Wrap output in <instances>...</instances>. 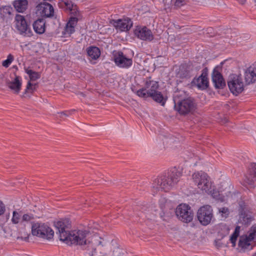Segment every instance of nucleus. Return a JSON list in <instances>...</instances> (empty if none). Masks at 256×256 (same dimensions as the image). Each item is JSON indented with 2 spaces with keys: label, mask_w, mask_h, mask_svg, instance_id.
<instances>
[{
  "label": "nucleus",
  "mask_w": 256,
  "mask_h": 256,
  "mask_svg": "<svg viewBox=\"0 0 256 256\" xmlns=\"http://www.w3.org/2000/svg\"><path fill=\"white\" fill-rule=\"evenodd\" d=\"M34 90V87L33 84L30 82H28L24 91V94H26L28 91L32 92Z\"/></svg>",
  "instance_id": "nucleus-43"
},
{
  "label": "nucleus",
  "mask_w": 256,
  "mask_h": 256,
  "mask_svg": "<svg viewBox=\"0 0 256 256\" xmlns=\"http://www.w3.org/2000/svg\"><path fill=\"white\" fill-rule=\"evenodd\" d=\"M208 68H206L203 69L202 74L198 78H194L192 83L196 85L198 88L204 90L206 89L208 86Z\"/></svg>",
  "instance_id": "nucleus-16"
},
{
  "label": "nucleus",
  "mask_w": 256,
  "mask_h": 256,
  "mask_svg": "<svg viewBox=\"0 0 256 256\" xmlns=\"http://www.w3.org/2000/svg\"><path fill=\"white\" fill-rule=\"evenodd\" d=\"M217 68H215L213 70L212 80L216 88H223L226 86V82L222 75Z\"/></svg>",
  "instance_id": "nucleus-19"
},
{
  "label": "nucleus",
  "mask_w": 256,
  "mask_h": 256,
  "mask_svg": "<svg viewBox=\"0 0 256 256\" xmlns=\"http://www.w3.org/2000/svg\"><path fill=\"white\" fill-rule=\"evenodd\" d=\"M238 236V232L237 233L236 232H234L230 236V242H236L237 238Z\"/></svg>",
  "instance_id": "nucleus-44"
},
{
  "label": "nucleus",
  "mask_w": 256,
  "mask_h": 256,
  "mask_svg": "<svg viewBox=\"0 0 256 256\" xmlns=\"http://www.w3.org/2000/svg\"><path fill=\"white\" fill-rule=\"evenodd\" d=\"M136 94L140 97L146 98L148 97H150V95L151 94H150V92H148L146 88L144 86V88H142L138 90L136 92Z\"/></svg>",
  "instance_id": "nucleus-31"
},
{
  "label": "nucleus",
  "mask_w": 256,
  "mask_h": 256,
  "mask_svg": "<svg viewBox=\"0 0 256 256\" xmlns=\"http://www.w3.org/2000/svg\"><path fill=\"white\" fill-rule=\"evenodd\" d=\"M90 234L87 230H78L77 234H73L74 237L72 244L79 245L81 248L86 250V252L90 256H95L94 253L95 245L92 242V236L90 237Z\"/></svg>",
  "instance_id": "nucleus-2"
},
{
  "label": "nucleus",
  "mask_w": 256,
  "mask_h": 256,
  "mask_svg": "<svg viewBox=\"0 0 256 256\" xmlns=\"http://www.w3.org/2000/svg\"><path fill=\"white\" fill-rule=\"evenodd\" d=\"M219 212L225 217H227L229 214V210L228 208L223 207L218 209Z\"/></svg>",
  "instance_id": "nucleus-41"
},
{
  "label": "nucleus",
  "mask_w": 256,
  "mask_h": 256,
  "mask_svg": "<svg viewBox=\"0 0 256 256\" xmlns=\"http://www.w3.org/2000/svg\"><path fill=\"white\" fill-rule=\"evenodd\" d=\"M48 228V226L42 223H36L32 224V235L44 238V232Z\"/></svg>",
  "instance_id": "nucleus-21"
},
{
  "label": "nucleus",
  "mask_w": 256,
  "mask_h": 256,
  "mask_svg": "<svg viewBox=\"0 0 256 256\" xmlns=\"http://www.w3.org/2000/svg\"><path fill=\"white\" fill-rule=\"evenodd\" d=\"M174 108L181 115L192 114L196 108V103L194 99L188 97L181 99L178 94H175L174 98Z\"/></svg>",
  "instance_id": "nucleus-3"
},
{
  "label": "nucleus",
  "mask_w": 256,
  "mask_h": 256,
  "mask_svg": "<svg viewBox=\"0 0 256 256\" xmlns=\"http://www.w3.org/2000/svg\"><path fill=\"white\" fill-rule=\"evenodd\" d=\"M238 211L240 215L238 223L248 226L253 220L252 213L250 212L248 206L240 200L238 203Z\"/></svg>",
  "instance_id": "nucleus-8"
},
{
  "label": "nucleus",
  "mask_w": 256,
  "mask_h": 256,
  "mask_svg": "<svg viewBox=\"0 0 256 256\" xmlns=\"http://www.w3.org/2000/svg\"><path fill=\"white\" fill-rule=\"evenodd\" d=\"M36 8L42 18L51 19H56L57 18L54 8L51 4L46 2H43L38 4Z\"/></svg>",
  "instance_id": "nucleus-12"
},
{
  "label": "nucleus",
  "mask_w": 256,
  "mask_h": 256,
  "mask_svg": "<svg viewBox=\"0 0 256 256\" xmlns=\"http://www.w3.org/2000/svg\"><path fill=\"white\" fill-rule=\"evenodd\" d=\"M12 10V8L10 6H4L0 8V12L2 11L5 14H11V12Z\"/></svg>",
  "instance_id": "nucleus-40"
},
{
  "label": "nucleus",
  "mask_w": 256,
  "mask_h": 256,
  "mask_svg": "<svg viewBox=\"0 0 256 256\" xmlns=\"http://www.w3.org/2000/svg\"><path fill=\"white\" fill-rule=\"evenodd\" d=\"M69 225L68 220H60L54 224L55 227L58 230L60 234V240L65 242L68 245L72 244V242L74 237L73 234L76 235L78 233V230L68 232L66 230Z\"/></svg>",
  "instance_id": "nucleus-4"
},
{
  "label": "nucleus",
  "mask_w": 256,
  "mask_h": 256,
  "mask_svg": "<svg viewBox=\"0 0 256 256\" xmlns=\"http://www.w3.org/2000/svg\"><path fill=\"white\" fill-rule=\"evenodd\" d=\"M237 0L241 4H244L246 2V0Z\"/></svg>",
  "instance_id": "nucleus-48"
},
{
  "label": "nucleus",
  "mask_w": 256,
  "mask_h": 256,
  "mask_svg": "<svg viewBox=\"0 0 256 256\" xmlns=\"http://www.w3.org/2000/svg\"><path fill=\"white\" fill-rule=\"evenodd\" d=\"M10 217V214H8L7 216V218H8Z\"/></svg>",
  "instance_id": "nucleus-52"
},
{
  "label": "nucleus",
  "mask_w": 256,
  "mask_h": 256,
  "mask_svg": "<svg viewBox=\"0 0 256 256\" xmlns=\"http://www.w3.org/2000/svg\"><path fill=\"white\" fill-rule=\"evenodd\" d=\"M132 21L128 18L114 20L113 22V25L115 28L121 32L128 31L132 27Z\"/></svg>",
  "instance_id": "nucleus-17"
},
{
  "label": "nucleus",
  "mask_w": 256,
  "mask_h": 256,
  "mask_svg": "<svg viewBox=\"0 0 256 256\" xmlns=\"http://www.w3.org/2000/svg\"><path fill=\"white\" fill-rule=\"evenodd\" d=\"M245 81L247 84L256 81V68L250 66L245 72Z\"/></svg>",
  "instance_id": "nucleus-22"
},
{
  "label": "nucleus",
  "mask_w": 256,
  "mask_h": 256,
  "mask_svg": "<svg viewBox=\"0 0 256 256\" xmlns=\"http://www.w3.org/2000/svg\"><path fill=\"white\" fill-rule=\"evenodd\" d=\"M124 254V250L119 247L115 248L112 252V256H122Z\"/></svg>",
  "instance_id": "nucleus-35"
},
{
  "label": "nucleus",
  "mask_w": 256,
  "mask_h": 256,
  "mask_svg": "<svg viewBox=\"0 0 256 256\" xmlns=\"http://www.w3.org/2000/svg\"><path fill=\"white\" fill-rule=\"evenodd\" d=\"M144 86L146 88L148 92L154 94L158 92L157 90L158 88L159 85L157 82L152 80L151 78L149 77L146 80Z\"/></svg>",
  "instance_id": "nucleus-24"
},
{
  "label": "nucleus",
  "mask_w": 256,
  "mask_h": 256,
  "mask_svg": "<svg viewBox=\"0 0 256 256\" xmlns=\"http://www.w3.org/2000/svg\"><path fill=\"white\" fill-rule=\"evenodd\" d=\"M239 229H240V227L239 226H236V229H235V230H234V232H236L237 233L238 232H239Z\"/></svg>",
  "instance_id": "nucleus-49"
},
{
  "label": "nucleus",
  "mask_w": 256,
  "mask_h": 256,
  "mask_svg": "<svg viewBox=\"0 0 256 256\" xmlns=\"http://www.w3.org/2000/svg\"><path fill=\"white\" fill-rule=\"evenodd\" d=\"M44 238H46L47 240H50L52 238L54 235V230L48 226V228H46V230L44 232Z\"/></svg>",
  "instance_id": "nucleus-32"
},
{
  "label": "nucleus",
  "mask_w": 256,
  "mask_h": 256,
  "mask_svg": "<svg viewBox=\"0 0 256 256\" xmlns=\"http://www.w3.org/2000/svg\"><path fill=\"white\" fill-rule=\"evenodd\" d=\"M46 21L44 18H38L33 23L34 32L38 34H42L46 30Z\"/></svg>",
  "instance_id": "nucleus-23"
},
{
  "label": "nucleus",
  "mask_w": 256,
  "mask_h": 256,
  "mask_svg": "<svg viewBox=\"0 0 256 256\" xmlns=\"http://www.w3.org/2000/svg\"><path fill=\"white\" fill-rule=\"evenodd\" d=\"M15 22L16 27L20 34H24L28 36H31L32 35V32L30 29V26L28 24L24 16L16 14L15 17Z\"/></svg>",
  "instance_id": "nucleus-11"
},
{
  "label": "nucleus",
  "mask_w": 256,
  "mask_h": 256,
  "mask_svg": "<svg viewBox=\"0 0 256 256\" xmlns=\"http://www.w3.org/2000/svg\"><path fill=\"white\" fill-rule=\"evenodd\" d=\"M92 242L95 245V256H106V247L108 242L97 234L92 236Z\"/></svg>",
  "instance_id": "nucleus-10"
},
{
  "label": "nucleus",
  "mask_w": 256,
  "mask_h": 256,
  "mask_svg": "<svg viewBox=\"0 0 256 256\" xmlns=\"http://www.w3.org/2000/svg\"><path fill=\"white\" fill-rule=\"evenodd\" d=\"M194 67L191 64H183L180 66L178 74L181 78H189L194 74Z\"/></svg>",
  "instance_id": "nucleus-20"
},
{
  "label": "nucleus",
  "mask_w": 256,
  "mask_h": 256,
  "mask_svg": "<svg viewBox=\"0 0 256 256\" xmlns=\"http://www.w3.org/2000/svg\"><path fill=\"white\" fill-rule=\"evenodd\" d=\"M22 211L14 210L12 212V216L11 221L13 224H18L22 220Z\"/></svg>",
  "instance_id": "nucleus-30"
},
{
  "label": "nucleus",
  "mask_w": 256,
  "mask_h": 256,
  "mask_svg": "<svg viewBox=\"0 0 256 256\" xmlns=\"http://www.w3.org/2000/svg\"><path fill=\"white\" fill-rule=\"evenodd\" d=\"M255 2L256 3V0H255Z\"/></svg>",
  "instance_id": "nucleus-54"
},
{
  "label": "nucleus",
  "mask_w": 256,
  "mask_h": 256,
  "mask_svg": "<svg viewBox=\"0 0 256 256\" xmlns=\"http://www.w3.org/2000/svg\"><path fill=\"white\" fill-rule=\"evenodd\" d=\"M230 242L232 244V246L235 247L236 245V242Z\"/></svg>",
  "instance_id": "nucleus-50"
},
{
  "label": "nucleus",
  "mask_w": 256,
  "mask_h": 256,
  "mask_svg": "<svg viewBox=\"0 0 256 256\" xmlns=\"http://www.w3.org/2000/svg\"><path fill=\"white\" fill-rule=\"evenodd\" d=\"M176 214L181 221L188 223L194 218V212L191 208L186 204H179L176 210Z\"/></svg>",
  "instance_id": "nucleus-9"
},
{
  "label": "nucleus",
  "mask_w": 256,
  "mask_h": 256,
  "mask_svg": "<svg viewBox=\"0 0 256 256\" xmlns=\"http://www.w3.org/2000/svg\"><path fill=\"white\" fill-rule=\"evenodd\" d=\"M34 218L33 214H26L22 217V222H29Z\"/></svg>",
  "instance_id": "nucleus-38"
},
{
  "label": "nucleus",
  "mask_w": 256,
  "mask_h": 256,
  "mask_svg": "<svg viewBox=\"0 0 256 256\" xmlns=\"http://www.w3.org/2000/svg\"><path fill=\"white\" fill-rule=\"evenodd\" d=\"M196 217L200 224L206 226L214 218L213 210L210 205H204L198 208Z\"/></svg>",
  "instance_id": "nucleus-6"
},
{
  "label": "nucleus",
  "mask_w": 256,
  "mask_h": 256,
  "mask_svg": "<svg viewBox=\"0 0 256 256\" xmlns=\"http://www.w3.org/2000/svg\"><path fill=\"white\" fill-rule=\"evenodd\" d=\"M25 72L28 75L30 79L32 81H35L39 79L41 76L40 72H34L28 68L25 69Z\"/></svg>",
  "instance_id": "nucleus-29"
},
{
  "label": "nucleus",
  "mask_w": 256,
  "mask_h": 256,
  "mask_svg": "<svg viewBox=\"0 0 256 256\" xmlns=\"http://www.w3.org/2000/svg\"><path fill=\"white\" fill-rule=\"evenodd\" d=\"M181 173L175 168H171L164 175L155 179L152 184V191L156 192L159 190L168 192L179 181Z\"/></svg>",
  "instance_id": "nucleus-1"
},
{
  "label": "nucleus",
  "mask_w": 256,
  "mask_h": 256,
  "mask_svg": "<svg viewBox=\"0 0 256 256\" xmlns=\"http://www.w3.org/2000/svg\"><path fill=\"white\" fill-rule=\"evenodd\" d=\"M134 34L138 38L143 40L152 41L154 39V35L151 30L146 26H137Z\"/></svg>",
  "instance_id": "nucleus-15"
},
{
  "label": "nucleus",
  "mask_w": 256,
  "mask_h": 256,
  "mask_svg": "<svg viewBox=\"0 0 256 256\" xmlns=\"http://www.w3.org/2000/svg\"><path fill=\"white\" fill-rule=\"evenodd\" d=\"M12 4L18 12H23L27 9L28 2L27 0H15Z\"/></svg>",
  "instance_id": "nucleus-25"
},
{
  "label": "nucleus",
  "mask_w": 256,
  "mask_h": 256,
  "mask_svg": "<svg viewBox=\"0 0 256 256\" xmlns=\"http://www.w3.org/2000/svg\"><path fill=\"white\" fill-rule=\"evenodd\" d=\"M6 85L8 87L12 90L14 94H18L20 92L22 86V80L21 78L15 74L14 80L10 81L7 80Z\"/></svg>",
  "instance_id": "nucleus-18"
},
{
  "label": "nucleus",
  "mask_w": 256,
  "mask_h": 256,
  "mask_svg": "<svg viewBox=\"0 0 256 256\" xmlns=\"http://www.w3.org/2000/svg\"><path fill=\"white\" fill-rule=\"evenodd\" d=\"M75 31L74 28L73 26H68L66 24V26L64 28V30L62 32V34L64 36L68 34L70 36L71 34H73Z\"/></svg>",
  "instance_id": "nucleus-33"
},
{
  "label": "nucleus",
  "mask_w": 256,
  "mask_h": 256,
  "mask_svg": "<svg viewBox=\"0 0 256 256\" xmlns=\"http://www.w3.org/2000/svg\"><path fill=\"white\" fill-rule=\"evenodd\" d=\"M78 18L76 17H71L66 24L70 26H73V27H75L78 22Z\"/></svg>",
  "instance_id": "nucleus-39"
},
{
  "label": "nucleus",
  "mask_w": 256,
  "mask_h": 256,
  "mask_svg": "<svg viewBox=\"0 0 256 256\" xmlns=\"http://www.w3.org/2000/svg\"><path fill=\"white\" fill-rule=\"evenodd\" d=\"M192 178L199 189L206 193H211L212 184L206 173L202 171L194 172L192 175Z\"/></svg>",
  "instance_id": "nucleus-5"
},
{
  "label": "nucleus",
  "mask_w": 256,
  "mask_h": 256,
  "mask_svg": "<svg viewBox=\"0 0 256 256\" xmlns=\"http://www.w3.org/2000/svg\"><path fill=\"white\" fill-rule=\"evenodd\" d=\"M216 246L218 247H220V246H221L220 245V244H217Z\"/></svg>",
  "instance_id": "nucleus-51"
},
{
  "label": "nucleus",
  "mask_w": 256,
  "mask_h": 256,
  "mask_svg": "<svg viewBox=\"0 0 256 256\" xmlns=\"http://www.w3.org/2000/svg\"><path fill=\"white\" fill-rule=\"evenodd\" d=\"M86 50L88 56L92 60H96L100 56V50L97 46H90L86 48Z\"/></svg>",
  "instance_id": "nucleus-27"
},
{
  "label": "nucleus",
  "mask_w": 256,
  "mask_h": 256,
  "mask_svg": "<svg viewBox=\"0 0 256 256\" xmlns=\"http://www.w3.org/2000/svg\"><path fill=\"white\" fill-rule=\"evenodd\" d=\"M66 4V1L62 0L61 2H58V6L60 8H62V9H64V10H66V6L64 4Z\"/></svg>",
  "instance_id": "nucleus-47"
},
{
  "label": "nucleus",
  "mask_w": 256,
  "mask_h": 256,
  "mask_svg": "<svg viewBox=\"0 0 256 256\" xmlns=\"http://www.w3.org/2000/svg\"><path fill=\"white\" fill-rule=\"evenodd\" d=\"M244 184L250 188L256 184V163L252 164L244 180Z\"/></svg>",
  "instance_id": "nucleus-14"
},
{
  "label": "nucleus",
  "mask_w": 256,
  "mask_h": 256,
  "mask_svg": "<svg viewBox=\"0 0 256 256\" xmlns=\"http://www.w3.org/2000/svg\"><path fill=\"white\" fill-rule=\"evenodd\" d=\"M74 110L64 111V112H61L60 113V118H62L63 116H68L72 114V112Z\"/></svg>",
  "instance_id": "nucleus-45"
},
{
  "label": "nucleus",
  "mask_w": 256,
  "mask_h": 256,
  "mask_svg": "<svg viewBox=\"0 0 256 256\" xmlns=\"http://www.w3.org/2000/svg\"><path fill=\"white\" fill-rule=\"evenodd\" d=\"M248 236H247L250 240L254 239L256 236V224L253 225L248 232Z\"/></svg>",
  "instance_id": "nucleus-34"
},
{
  "label": "nucleus",
  "mask_w": 256,
  "mask_h": 256,
  "mask_svg": "<svg viewBox=\"0 0 256 256\" xmlns=\"http://www.w3.org/2000/svg\"><path fill=\"white\" fill-rule=\"evenodd\" d=\"M252 256H256V252Z\"/></svg>",
  "instance_id": "nucleus-53"
},
{
  "label": "nucleus",
  "mask_w": 256,
  "mask_h": 256,
  "mask_svg": "<svg viewBox=\"0 0 256 256\" xmlns=\"http://www.w3.org/2000/svg\"><path fill=\"white\" fill-rule=\"evenodd\" d=\"M150 97L155 102L160 103L162 106H164L166 100H164V96L162 93L160 92H156L154 94H151Z\"/></svg>",
  "instance_id": "nucleus-28"
},
{
  "label": "nucleus",
  "mask_w": 256,
  "mask_h": 256,
  "mask_svg": "<svg viewBox=\"0 0 256 256\" xmlns=\"http://www.w3.org/2000/svg\"><path fill=\"white\" fill-rule=\"evenodd\" d=\"M6 210L5 205L0 200V216L2 215Z\"/></svg>",
  "instance_id": "nucleus-46"
},
{
  "label": "nucleus",
  "mask_w": 256,
  "mask_h": 256,
  "mask_svg": "<svg viewBox=\"0 0 256 256\" xmlns=\"http://www.w3.org/2000/svg\"><path fill=\"white\" fill-rule=\"evenodd\" d=\"M64 4L66 6V10H69L71 12L73 10H75L76 8V5H74L71 1L68 0H66V4Z\"/></svg>",
  "instance_id": "nucleus-36"
},
{
  "label": "nucleus",
  "mask_w": 256,
  "mask_h": 256,
  "mask_svg": "<svg viewBox=\"0 0 256 256\" xmlns=\"http://www.w3.org/2000/svg\"><path fill=\"white\" fill-rule=\"evenodd\" d=\"M228 85L232 93L238 96L244 90V84L241 75L232 74L230 76Z\"/></svg>",
  "instance_id": "nucleus-7"
},
{
  "label": "nucleus",
  "mask_w": 256,
  "mask_h": 256,
  "mask_svg": "<svg viewBox=\"0 0 256 256\" xmlns=\"http://www.w3.org/2000/svg\"><path fill=\"white\" fill-rule=\"evenodd\" d=\"M186 0H176L174 3V6L179 8L186 4Z\"/></svg>",
  "instance_id": "nucleus-42"
},
{
  "label": "nucleus",
  "mask_w": 256,
  "mask_h": 256,
  "mask_svg": "<svg viewBox=\"0 0 256 256\" xmlns=\"http://www.w3.org/2000/svg\"><path fill=\"white\" fill-rule=\"evenodd\" d=\"M13 60L14 56L11 54H8L7 59L3 61L2 64V66L4 67L8 68L12 62Z\"/></svg>",
  "instance_id": "nucleus-37"
},
{
  "label": "nucleus",
  "mask_w": 256,
  "mask_h": 256,
  "mask_svg": "<svg viewBox=\"0 0 256 256\" xmlns=\"http://www.w3.org/2000/svg\"><path fill=\"white\" fill-rule=\"evenodd\" d=\"M114 56L116 64L120 68H128L132 64V59L128 58L122 52L118 51Z\"/></svg>",
  "instance_id": "nucleus-13"
},
{
  "label": "nucleus",
  "mask_w": 256,
  "mask_h": 256,
  "mask_svg": "<svg viewBox=\"0 0 256 256\" xmlns=\"http://www.w3.org/2000/svg\"><path fill=\"white\" fill-rule=\"evenodd\" d=\"M250 240L248 237L246 236L245 238H240L239 240L238 246L241 248L242 252H245L246 250H250L252 248V246L250 244Z\"/></svg>",
  "instance_id": "nucleus-26"
}]
</instances>
